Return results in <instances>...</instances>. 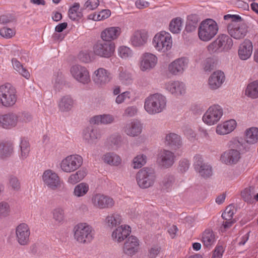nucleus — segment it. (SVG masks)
Returning a JSON list of instances; mask_svg holds the SVG:
<instances>
[{
	"label": "nucleus",
	"mask_w": 258,
	"mask_h": 258,
	"mask_svg": "<svg viewBox=\"0 0 258 258\" xmlns=\"http://www.w3.org/2000/svg\"><path fill=\"white\" fill-rule=\"evenodd\" d=\"M32 115L27 112H9L0 114V127L11 130L31 121Z\"/></svg>",
	"instance_id": "obj_1"
},
{
	"label": "nucleus",
	"mask_w": 258,
	"mask_h": 258,
	"mask_svg": "<svg viewBox=\"0 0 258 258\" xmlns=\"http://www.w3.org/2000/svg\"><path fill=\"white\" fill-rule=\"evenodd\" d=\"M73 232L75 240L79 244L90 243L95 237L94 228L86 222H80L76 224Z\"/></svg>",
	"instance_id": "obj_2"
},
{
	"label": "nucleus",
	"mask_w": 258,
	"mask_h": 258,
	"mask_svg": "<svg viewBox=\"0 0 258 258\" xmlns=\"http://www.w3.org/2000/svg\"><path fill=\"white\" fill-rule=\"evenodd\" d=\"M225 20H230L227 26L229 34L236 39H242L246 35L247 30L246 25L241 22L238 15H226Z\"/></svg>",
	"instance_id": "obj_3"
},
{
	"label": "nucleus",
	"mask_w": 258,
	"mask_h": 258,
	"mask_svg": "<svg viewBox=\"0 0 258 258\" xmlns=\"http://www.w3.org/2000/svg\"><path fill=\"white\" fill-rule=\"evenodd\" d=\"M166 97L159 93L147 97L144 102V108L150 115H155L163 112L166 107Z\"/></svg>",
	"instance_id": "obj_4"
},
{
	"label": "nucleus",
	"mask_w": 258,
	"mask_h": 258,
	"mask_svg": "<svg viewBox=\"0 0 258 258\" xmlns=\"http://www.w3.org/2000/svg\"><path fill=\"white\" fill-rule=\"evenodd\" d=\"M152 44L156 51L166 54L172 49L173 41L171 35L169 32L161 31L154 36Z\"/></svg>",
	"instance_id": "obj_5"
},
{
	"label": "nucleus",
	"mask_w": 258,
	"mask_h": 258,
	"mask_svg": "<svg viewBox=\"0 0 258 258\" xmlns=\"http://www.w3.org/2000/svg\"><path fill=\"white\" fill-rule=\"evenodd\" d=\"M219 27L215 21L207 19L202 21L198 29L199 39L203 42L211 40L218 33Z\"/></svg>",
	"instance_id": "obj_6"
},
{
	"label": "nucleus",
	"mask_w": 258,
	"mask_h": 258,
	"mask_svg": "<svg viewBox=\"0 0 258 258\" xmlns=\"http://www.w3.org/2000/svg\"><path fill=\"white\" fill-rule=\"evenodd\" d=\"M17 101L16 89L7 84L0 86V104L6 107L13 106Z\"/></svg>",
	"instance_id": "obj_7"
},
{
	"label": "nucleus",
	"mask_w": 258,
	"mask_h": 258,
	"mask_svg": "<svg viewBox=\"0 0 258 258\" xmlns=\"http://www.w3.org/2000/svg\"><path fill=\"white\" fill-rule=\"evenodd\" d=\"M83 159L78 154L68 155L60 162L61 170L65 173H72L78 170L82 165Z\"/></svg>",
	"instance_id": "obj_8"
},
{
	"label": "nucleus",
	"mask_w": 258,
	"mask_h": 258,
	"mask_svg": "<svg viewBox=\"0 0 258 258\" xmlns=\"http://www.w3.org/2000/svg\"><path fill=\"white\" fill-rule=\"evenodd\" d=\"M136 180L140 187L148 188L154 184L156 180V174L153 169L144 168L138 172Z\"/></svg>",
	"instance_id": "obj_9"
},
{
	"label": "nucleus",
	"mask_w": 258,
	"mask_h": 258,
	"mask_svg": "<svg viewBox=\"0 0 258 258\" xmlns=\"http://www.w3.org/2000/svg\"><path fill=\"white\" fill-rule=\"evenodd\" d=\"M91 203L96 209L99 210L112 209L115 205L114 199L102 192H94L91 198Z\"/></svg>",
	"instance_id": "obj_10"
},
{
	"label": "nucleus",
	"mask_w": 258,
	"mask_h": 258,
	"mask_svg": "<svg viewBox=\"0 0 258 258\" xmlns=\"http://www.w3.org/2000/svg\"><path fill=\"white\" fill-rule=\"evenodd\" d=\"M223 115L222 107L218 104L210 106L204 114L202 120L203 122L209 126L217 124Z\"/></svg>",
	"instance_id": "obj_11"
},
{
	"label": "nucleus",
	"mask_w": 258,
	"mask_h": 258,
	"mask_svg": "<svg viewBox=\"0 0 258 258\" xmlns=\"http://www.w3.org/2000/svg\"><path fill=\"white\" fill-rule=\"evenodd\" d=\"M44 185L48 189L55 190L61 186L62 181L58 174L51 169L44 171L42 175Z\"/></svg>",
	"instance_id": "obj_12"
},
{
	"label": "nucleus",
	"mask_w": 258,
	"mask_h": 258,
	"mask_svg": "<svg viewBox=\"0 0 258 258\" xmlns=\"http://www.w3.org/2000/svg\"><path fill=\"white\" fill-rule=\"evenodd\" d=\"M115 50V43L107 41L97 42L93 47V52L95 55L107 58L114 55Z\"/></svg>",
	"instance_id": "obj_13"
},
{
	"label": "nucleus",
	"mask_w": 258,
	"mask_h": 258,
	"mask_svg": "<svg viewBox=\"0 0 258 258\" xmlns=\"http://www.w3.org/2000/svg\"><path fill=\"white\" fill-rule=\"evenodd\" d=\"M70 73L73 78L83 84H87L90 82V76L88 69L80 65H75L71 67Z\"/></svg>",
	"instance_id": "obj_14"
},
{
	"label": "nucleus",
	"mask_w": 258,
	"mask_h": 258,
	"mask_svg": "<svg viewBox=\"0 0 258 258\" xmlns=\"http://www.w3.org/2000/svg\"><path fill=\"white\" fill-rule=\"evenodd\" d=\"M16 238L18 243L21 246H27L30 242V229L25 223L19 224L16 228Z\"/></svg>",
	"instance_id": "obj_15"
},
{
	"label": "nucleus",
	"mask_w": 258,
	"mask_h": 258,
	"mask_svg": "<svg viewBox=\"0 0 258 258\" xmlns=\"http://www.w3.org/2000/svg\"><path fill=\"white\" fill-rule=\"evenodd\" d=\"M194 166L195 170L204 178L209 177L212 174L211 166L204 163L203 157L200 155L195 156Z\"/></svg>",
	"instance_id": "obj_16"
},
{
	"label": "nucleus",
	"mask_w": 258,
	"mask_h": 258,
	"mask_svg": "<svg viewBox=\"0 0 258 258\" xmlns=\"http://www.w3.org/2000/svg\"><path fill=\"white\" fill-rule=\"evenodd\" d=\"M94 83L99 86H104L109 83L112 79L111 73L103 68H99L93 74Z\"/></svg>",
	"instance_id": "obj_17"
},
{
	"label": "nucleus",
	"mask_w": 258,
	"mask_h": 258,
	"mask_svg": "<svg viewBox=\"0 0 258 258\" xmlns=\"http://www.w3.org/2000/svg\"><path fill=\"white\" fill-rule=\"evenodd\" d=\"M158 58L153 53L146 52L140 57L139 67L142 71L145 72L153 69L157 64Z\"/></svg>",
	"instance_id": "obj_18"
},
{
	"label": "nucleus",
	"mask_w": 258,
	"mask_h": 258,
	"mask_svg": "<svg viewBox=\"0 0 258 258\" xmlns=\"http://www.w3.org/2000/svg\"><path fill=\"white\" fill-rule=\"evenodd\" d=\"M131 233V228L127 224L116 227L112 232L111 238L116 243H121L126 239Z\"/></svg>",
	"instance_id": "obj_19"
},
{
	"label": "nucleus",
	"mask_w": 258,
	"mask_h": 258,
	"mask_svg": "<svg viewBox=\"0 0 258 258\" xmlns=\"http://www.w3.org/2000/svg\"><path fill=\"white\" fill-rule=\"evenodd\" d=\"M148 32L145 29L135 30L130 38V42L134 47H141L145 45L149 39Z\"/></svg>",
	"instance_id": "obj_20"
},
{
	"label": "nucleus",
	"mask_w": 258,
	"mask_h": 258,
	"mask_svg": "<svg viewBox=\"0 0 258 258\" xmlns=\"http://www.w3.org/2000/svg\"><path fill=\"white\" fill-rule=\"evenodd\" d=\"M225 80L224 73L221 71L213 72L208 79L209 88L212 90H215L221 87Z\"/></svg>",
	"instance_id": "obj_21"
},
{
	"label": "nucleus",
	"mask_w": 258,
	"mask_h": 258,
	"mask_svg": "<svg viewBox=\"0 0 258 258\" xmlns=\"http://www.w3.org/2000/svg\"><path fill=\"white\" fill-rule=\"evenodd\" d=\"M174 156L172 152L163 150L158 155L157 162L162 167L167 168L171 167L174 163Z\"/></svg>",
	"instance_id": "obj_22"
},
{
	"label": "nucleus",
	"mask_w": 258,
	"mask_h": 258,
	"mask_svg": "<svg viewBox=\"0 0 258 258\" xmlns=\"http://www.w3.org/2000/svg\"><path fill=\"white\" fill-rule=\"evenodd\" d=\"M139 245V239L136 237L132 235L124 242L123 251L125 254L132 256L138 252Z\"/></svg>",
	"instance_id": "obj_23"
},
{
	"label": "nucleus",
	"mask_w": 258,
	"mask_h": 258,
	"mask_svg": "<svg viewBox=\"0 0 258 258\" xmlns=\"http://www.w3.org/2000/svg\"><path fill=\"white\" fill-rule=\"evenodd\" d=\"M217 238L216 233L211 228H206L201 234V241L204 247L211 248L215 244Z\"/></svg>",
	"instance_id": "obj_24"
},
{
	"label": "nucleus",
	"mask_w": 258,
	"mask_h": 258,
	"mask_svg": "<svg viewBox=\"0 0 258 258\" xmlns=\"http://www.w3.org/2000/svg\"><path fill=\"white\" fill-rule=\"evenodd\" d=\"M121 33V28L119 27H109L104 29L101 33V38L104 41L112 42V41L117 39Z\"/></svg>",
	"instance_id": "obj_25"
},
{
	"label": "nucleus",
	"mask_w": 258,
	"mask_h": 258,
	"mask_svg": "<svg viewBox=\"0 0 258 258\" xmlns=\"http://www.w3.org/2000/svg\"><path fill=\"white\" fill-rule=\"evenodd\" d=\"M236 126L235 120L229 119L218 124L216 127L215 132L217 135H226L233 132Z\"/></svg>",
	"instance_id": "obj_26"
},
{
	"label": "nucleus",
	"mask_w": 258,
	"mask_h": 258,
	"mask_svg": "<svg viewBox=\"0 0 258 258\" xmlns=\"http://www.w3.org/2000/svg\"><path fill=\"white\" fill-rule=\"evenodd\" d=\"M240 158V152L234 149L224 152L221 156V162L227 165L236 164Z\"/></svg>",
	"instance_id": "obj_27"
},
{
	"label": "nucleus",
	"mask_w": 258,
	"mask_h": 258,
	"mask_svg": "<svg viewBox=\"0 0 258 258\" xmlns=\"http://www.w3.org/2000/svg\"><path fill=\"white\" fill-rule=\"evenodd\" d=\"M253 46L252 42L245 39L239 46L238 55L242 60H246L249 58L252 52Z\"/></svg>",
	"instance_id": "obj_28"
},
{
	"label": "nucleus",
	"mask_w": 258,
	"mask_h": 258,
	"mask_svg": "<svg viewBox=\"0 0 258 258\" xmlns=\"http://www.w3.org/2000/svg\"><path fill=\"white\" fill-rule=\"evenodd\" d=\"M123 222L121 215L118 212H113L106 216L104 220L105 225L109 228L117 227Z\"/></svg>",
	"instance_id": "obj_29"
},
{
	"label": "nucleus",
	"mask_w": 258,
	"mask_h": 258,
	"mask_svg": "<svg viewBox=\"0 0 258 258\" xmlns=\"http://www.w3.org/2000/svg\"><path fill=\"white\" fill-rule=\"evenodd\" d=\"M142 130V126L140 122L137 120H133L126 124L123 131L129 136L136 137L141 133Z\"/></svg>",
	"instance_id": "obj_30"
},
{
	"label": "nucleus",
	"mask_w": 258,
	"mask_h": 258,
	"mask_svg": "<svg viewBox=\"0 0 258 258\" xmlns=\"http://www.w3.org/2000/svg\"><path fill=\"white\" fill-rule=\"evenodd\" d=\"M102 159L105 163L112 166H117L121 164V159L114 153H106L103 155Z\"/></svg>",
	"instance_id": "obj_31"
},
{
	"label": "nucleus",
	"mask_w": 258,
	"mask_h": 258,
	"mask_svg": "<svg viewBox=\"0 0 258 258\" xmlns=\"http://www.w3.org/2000/svg\"><path fill=\"white\" fill-rule=\"evenodd\" d=\"M114 118L113 115L110 114H103L96 115L90 119V122L91 124H107L113 122Z\"/></svg>",
	"instance_id": "obj_32"
},
{
	"label": "nucleus",
	"mask_w": 258,
	"mask_h": 258,
	"mask_svg": "<svg viewBox=\"0 0 258 258\" xmlns=\"http://www.w3.org/2000/svg\"><path fill=\"white\" fill-rule=\"evenodd\" d=\"M83 137L88 143H93L100 138V135L96 130L93 129L92 126H88L84 130Z\"/></svg>",
	"instance_id": "obj_33"
},
{
	"label": "nucleus",
	"mask_w": 258,
	"mask_h": 258,
	"mask_svg": "<svg viewBox=\"0 0 258 258\" xmlns=\"http://www.w3.org/2000/svg\"><path fill=\"white\" fill-rule=\"evenodd\" d=\"M217 40L221 51H227L231 49L233 46L232 39L227 35L222 34L220 35Z\"/></svg>",
	"instance_id": "obj_34"
},
{
	"label": "nucleus",
	"mask_w": 258,
	"mask_h": 258,
	"mask_svg": "<svg viewBox=\"0 0 258 258\" xmlns=\"http://www.w3.org/2000/svg\"><path fill=\"white\" fill-rule=\"evenodd\" d=\"M245 140L249 144H254L258 142V128L251 127L245 131Z\"/></svg>",
	"instance_id": "obj_35"
},
{
	"label": "nucleus",
	"mask_w": 258,
	"mask_h": 258,
	"mask_svg": "<svg viewBox=\"0 0 258 258\" xmlns=\"http://www.w3.org/2000/svg\"><path fill=\"white\" fill-rule=\"evenodd\" d=\"M74 105V100L70 96L62 97L58 103V107L60 111L68 112L72 109Z\"/></svg>",
	"instance_id": "obj_36"
},
{
	"label": "nucleus",
	"mask_w": 258,
	"mask_h": 258,
	"mask_svg": "<svg viewBox=\"0 0 258 258\" xmlns=\"http://www.w3.org/2000/svg\"><path fill=\"white\" fill-rule=\"evenodd\" d=\"M118 80L123 84L128 85L132 82L131 74L125 68L120 67L118 70Z\"/></svg>",
	"instance_id": "obj_37"
},
{
	"label": "nucleus",
	"mask_w": 258,
	"mask_h": 258,
	"mask_svg": "<svg viewBox=\"0 0 258 258\" xmlns=\"http://www.w3.org/2000/svg\"><path fill=\"white\" fill-rule=\"evenodd\" d=\"M89 190V184L86 182H81L75 186L73 194L77 198L83 197L87 195Z\"/></svg>",
	"instance_id": "obj_38"
},
{
	"label": "nucleus",
	"mask_w": 258,
	"mask_h": 258,
	"mask_svg": "<svg viewBox=\"0 0 258 258\" xmlns=\"http://www.w3.org/2000/svg\"><path fill=\"white\" fill-rule=\"evenodd\" d=\"M19 146V158L21 160H24L29 156L30 151V144L25 138H21Z\"/></svg>",
	"instance_id": "obj_39"
},
{
	"label": "nucleus",
	"mask_w": 258,
	"mask_h": 258,
	"mask_svg": "<svg viewBox=\"0 0 258 258\" xmlns=\"http://www.w3.org/2000/svg\"><path fill=\"white\" fill-rule=\"evenodd\" d=\"M14 151L12 143H0V159H4L11 156Z\"/></svg>",
	"instance_id": "obj_40"
},
{
	"label": "nucleus",
	"mask_w": 258,
	"mask_h": 258,
	"mask_svg": "<svg viewBox=\"0 0 258 258\" xmlns=\"http://www.w3.org/2000/svg\"><path fill=\"white\" fill-rule=\"evenodd\" d=\"M245 95L252 99L258 98V81L252 82L248 84L245 90Z\"/></svg>",
	"instance_id": "obj_41"
},
{
	"label": "nucleus",
	"mask_w": 258,
	"mask_h": 258,
	"mask_svg": "<svg viewBox=\"0 0 258 258\" xmlns=\"http://www.w3.org/2000/svg\"><path fill=\"white\" fill-rule=\"evenodd\" d=\"M12 63L13 68L20 75L26 78L29 79L30 74L28 70H27L24 66L16 58H12Z\"/></svg>",
	"instance_id": "obj_42"
},
{
	"label": "nucleus",
	"mask_w": 258,
	"mask_h": 258,
	"mask_svg": "<svg viewBox=\"0 0 258 258\" xmlns=\"http://www.w3.org/2000/svg\"><path fill=\"white\" fill-rule=\"evenodd\" d=\"M86 173L83 170H77L76 172L71 174L68 177L67 182L69 184L75 185L83 179L86 176Z\"/></svg>",
	"instance_id": "obj_43"
},
{
	"label": "nucleus",
	"mask_w": 258,
	"mask_h": 258,
	"mask_svg": "<svg viewBox=\"0 0 258 258\" xmlns=\"http://www.w3.org/2000/svg\"><path fill=\"white\" fill-rule=\"evenodd\" d=\"M111 15V12L108 9L102 10L98 13L90 14L88 19L93 21H99L105 20Z\"/></svg>",
	"instance_id": "obj_44"
},
{
	"label": "nucleus",
	"mask_w": 258,
	"mask_h": 258,
	"mask_svg": "<svg viewBox=\"0 0 258 258\" xmlns=\"http://www.w3.org/2000/svg\"><path fill=\"white\" fill-rule=\"evenodd\" d=\"M118 56L123 59H128L131 58L134 54L133 50L129 47L121 45L117 48Z\"/></svg>",
	"instance_id": "obj_45"
},
{
	"label": "nucleus",
	"mask_w": 258,
	"mask_h": 258,
	"mask_svg": "<svg viewBox=\"0 0 258 258\" xmlns=\"http://www.w3.org/2000/svg\"><path fill=\"white\" fill-rule=\"evenodd\" d=\"M53 219L57 225L62 224L64 222V210L60 208L54 209L52 211Z\"/></svg>",
	"instance_id": "obj_46"
},
{
	"label": "nucleus",
	"mask_w": 258,
	"mask_h": 258,
	"mask_svg": "<svg viewBox=\"0 0 258 258\" xmlns=\"http://www.w3.org/2000/svg\"><path fill=\"white\" fill-rule=\"evenodd\" d=\"M177 60H174L168 64L166 73L168 79H177Z\"/></svg>",
	"instance_id": "obj_47"
},
{
	"label": "nucleus",
	"mask_w": 258,
	"mask_h": 258,
	"mask_svg": "<svg viewBox=\"0 0 258 258\" xmlns=\"http://www.w3.org/2000/svg\"><path fill=\"white\" fill-rule=\"evenodd\" d=\"M80 5L79 3H75L72 7L70 8L69 11V16L72 20H77L79 19L82 16L81 13L79 11Z\"/></svg>",
	"instance_id": "obj_48"
},
{
	"label": "nucleus",
	"mask_w": 258,
	"mask_h": 258,
	"mask_svg": "<svg viewBox=\"0 0 258 258\" xmlns=\"http://www.w3.org/2000/svg\"><path fill=\"white\" fill-rule=\"evenodd\" d=\"M177 143V135L175 133H169L165 138V145L169 148H174Z\"/></svg>",
	"instance_id": "obj_49"
},
{
	"label": "nucleus",
	"mask_w": 258,
	"mask_h": 258,
	"mask_svg": "<svg viewBox=\"0 0 258 258\" xmlns=\"http://www.w3.org/2000/svg\"><path fill=\"white\" fill-rule=\"evenodd\" d=\"M11 213L10 204L6 201L0 202V219L9 217Z\"/></svg>",
	"instance_id": "obj_50"
},
{
	"label": "nucleus",
	"mask_w": 258,
	"mask_h": 258,
	"mask_svg": "<svg viewBox=\"0 0 258 258\" xmlns=\"http://www.w3.org/2000/svg\"><path fill=\"white\" fill-rule=\"evenodd\" d=\"M8 187L13 191H18L20 190L21 183L16 176L11 175L9 177Z\"/></svg>",
	"instance_id": "obj_51"
},
{
	"label": "nucleus",
	"mask_w": 258,
	"mask_h": 258,
	"mask_svg": "<svg viewBox=\"0 0 258 258\" xmlns=\"http://www.w3.org/2000/svg\"><path fill=\"white\" fill-rule=\"evenodd\" d=\"M161 251V247L158 244L153 245L148 248L147 256L148 258H157Z\"/></svg>",
	"instance_id": "obj_52"
},
{
	"label": "nucleus",
	"mask_w": 258,
	"mask_h": 258,
	"mask_svg": "<svg viewBox=\"0 0 258 258\" xmlns=\"http://www.w3.org/2000/svg\"><path fill=\"white\" fill-rule=\"evenodd\" d=\"M241 196L243 200L248 203H252L254 201V195L250 188H246L241 192Z\"/></svg>",
	"instance_id": "obj_53"
},
{
	"label": "nucleus",
	"mask_w": 258,
	"mask_h": 258,
	"mask_svg": "<svg viewBox=\"0 0 258 258\" xmlns=\"http://www.w3.org/2000/svg\"><path fill=\"white\" fill-rule=\"evenodd\" d=\"M146 163V157L144 155H139L133 159V168L138 169L141 168Z\"/></svg>",
	"instance_id": "obj_54"
},
{
	"label": "nucleus",
	"mask_w": 258,
	"mask_h": 258,
	"mask_svg": "<svg viewBox=\"0 0 258 258\" xmlns=\"http://www.w3.org/2000/svg\"><path fill=\"white\" fill-rule=\"evenodd\" d=\"M235 211L234 207L230 205L226 208L224 212L222 213V217L225 220H233V216Z\"/></svg>",
	"instance_id": "obj_55"
},
{
	"label": "nucleus",
	"mask_w": 258,
	"mask_h": 258,
	"mask_svg": "<svg viewBox=\"0 0 258 258\" xmlns=\"http://www.w3.org/2000/svg\"><path fill=\"white\" fill-rule=\"evenodd\" d=\"M167 82L165 88L166 89L172 94H176L177 92V79H169Z\"/></svg>",
	"instance_id": "obj_56"
},
{
	"label": "nucleus",
	"mask_w": 258,
	"mask_h": 258,
	"mask_svg": "<svg viewBox=\"0 0 258 258\" xmlns=\"http://www.w3.org/2000/svg\"><path fill=\"white\" fill-rule=\"evenodd\" d=\"M219 46V44L216 39L208 45V51L211 54L221 52L220 47Z\"/></svg>",
	"instance_id": "obj_57"
},
{
	"label": "nucleus",
	"mask_w": 258,
	"mask_h": 258,
	"mask_svg": "<svg viewBox=\"0 0 258 258\" xmlns=\"http://www.w3.org/2000/svg\"><path fill=\"white\" fill-rule=\"evenodd\" d=\"M0 34L4 37L10 38L15 35V31L9 28L4 27L0 29Z\"/></svg>",
	"instance_id": "obj_58"
},
{
	"label": "nucleus",
	"mask_w": 258,
	"mask_h": 258,
	"mask_svg": "<svg viewBox=\"0 0 258 258\" xmlns=\"http://www.w3.org/2000/svg\"><path fill=\"white\" fill-rule=\"evenodd\" d=\"M188 59L186 57L178 58V73H182L187 67Z\"/></svg>",
	"instance_id": "obj_59"
},
{
	"label": "nucleus",
	"mask_w": 258,
	"mask_h": 258,
	"mask_svg": "<svg viewBox=\"0 0 258 258\" xmlns=\"http://www.w3.org/2000/svg\"><path fill=\"white\" fill-rule=\"evenodd\" d=\"M131 98V93L129 91L124 92L118 95L116 98L115 102L117 104H121L123 103L126 99H129Z\"/></svg>",
	"instance_id": "obj_60"
},
{
	"label": "nucleus",
	"mask_w": 258,
	"mask_h": 258,
	"mask_svg": "<svg viewBox=\"0 0 258 258\" xmlns=\"http://www.w3.org/2000/svg\"><path fill=\"white\" fill-rule=\"evenodd\" d=\"M189 166V161L187 159H182L180 160L178 164V171L181 173L186 171Z\"/></svg>",
	"instance_id": "obj_61"
},
{
	"label": "nucleus",
	"mask_w": 258,
	"mask_h": 258,
	"mask_svg": "<svg viewBox=\"0 0 258 258\" xmlns=\"http://www.w3.org/2000/svg\"><path fill=\"white\" fill-rule=\"evenodd\" d=\"M99 5V0H88L85 4V7L89 10L96 9Z\"/></svg>",
	"instance_id": "obj_62"
},
{
	"label": "nucleus",
	"mask_w": 258,
	"mask_h": 258,
	"mask_svg": "<svg viewBox=\"0 0 258 258\" xmlns=\"http://www.w3.org/2000/svg\"><path fill=\"white\" fill-rule=\"evenodd\" d=\"M224 251V249L222 246L217 245L213 251L212 258H221Z\"/></svg>",
	"instance_id": "obj_63"
},
{
	"label": "nucleus",
	"mask_w": 258,
	"mask_h": 258,
	"mask_svg": "<svg viewBox=\"0 0 258 258\" xmlns=\"http://www.w3.org/2000/svg\"><path fill=\"white\" fill-rule=\"evenodd\" d=\"M169 30L172 33H177V18L172 19L169 24Z\"/></svg>",
	"instance_id": "obj_64"
}]
</instances>
